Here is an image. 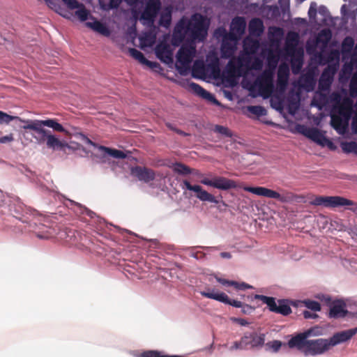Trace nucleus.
Returning a JSON list of instances; mask_svg holds the SVG:
<instances>
[{
	"instance_id": "f257e3e1",
	"label": "nucleus",
	"mask_w": 357,
	"mask_h": 357,
	"mask_svg": "<svg viewBox=\"0 0 357 357\" xmlns=\"http://www.w3.org/2000/svg\"><path fill=\"white\" fill-rule=\"evenodd\" d=\"M25 124L22 126L24 130H32L36 132L33 137L36 140L38 144L44 143L47 136L50 135L51 132L45 129L43 127L47 126L52 128L57 132H65V129L61 124L57 122L56 119H48L46 120H26Z\"/></svg>"
},
{
	"instance_id": "f03ea898",
	"label": "nucleus",
	"mask_w": 357,
	"mask_h": 357,
	"mask_svg": "<svg viewBox=\"0 0 357 357\" xmlns=\"http://www.w3.org/2000/svg\"><path fill=\"white\" fill-rule=\"evenodd\" d=\"M196 49L193 45L183 44L176 54V66L181 75H185L195 56Z\"/></svg>"
},
{
	"instance_id": "7ed1b4c3",
	"label": "nucleus",
	"mask_w": 357,
	"mask_h": 357,
	"mask_svg": "<svg viewBox=\"0 0 357 357\" xmlns=\"http://www.w3.org/2000/svg\"><path fill=\"white\" fill-rule=\"evenodd\" d=\"M310 204L314 206H324L328 208L354 206L350 210L357 213V203L340 196H317L311 201Z\"/></svg>"
},
{
	"instance_id": "20e7f679",
	"label": "nucleus",
	"mask_w": 357,
	"mask_h": 357,
	"mask_svg": "<svg viewBox=\"0 0 357 357\" xmlns=\"http://www.w3.org/2000/svg\"><path fill=\"white\" fill-rule=\"evenodd\" d=\"M252 56L248 52L241 53L237 57H233L227 63V73L230 76L241 75L249 70Z\"/></svg>"
},
{
	"instance_id": "39448f33",
	"label": "nucleus",
	"mask_w": 357,
	"mask_h": 357,
	"mask_svg": "<svg viewBox=\"0 0 357 357\" xmlns=\"http://www.w3.org/2000/svg\"><path fill=\"white\" fill-rule=\"evenodd\" d=\"M243 190L258 196L277 199L282 203L289 202L294 199V194L292 192L285 191L283 194H280L265 187L246 186L243 188Z\"/></svg>"
},
{
	"instance_id": "423d86ee",
	"label": "nucleus",
	"mask_w": 357,
	"mask_h": 357,
	"mask_svg": "<svg viewBox=\"0 0 357 357\" xmlns=\"http://www.w3.org/2000/svg\"><path fill=\"white\" fill-rule=\"evenodd\" d=\"M260 95L264 98L271 96L274 90L273 72L265 70L255 80Z\"/></svg>"
},
{
	"instance_id": "0eeeda50",
	"label": "nucleus",
	"mask_w": 357,
	"mask_h": 357,
	"mask_svg": "<svg viewBox=\"0 0 357 357\" xmlns=\"http://www.w3.org/2000/svg\"><path fill=\"white\" fill-rule=\"evenodd\" d=\"M207 29L204 17L201 15H195L187 26V30L192 33L190 37L199 41H203L206 38Z\"/></svg>"
},
{
	"instance_id": "6e6552de",
	"label": "nucleus",
	"mask_w": 357,
	"mask_h": 357,
	"mask_svg": "<svg viewBox=\"0 0 357 357\" xmlns=\"http://www.w3.org/2000/svg\"><path fill=\"white\" fill-rule=\"evenodd\" d=\"M161 8L160 0H148L141 13L140 21L144 25H152Z\"/></svg>"
},
{
	"instance_id": "1a4fd4ad",
	"label": "nucleus",
	"mask_w": 357,
	"mask_h": 357,
	"mask_svg": "<svg viewBox=\"0 0 357 357\" xmlns=\"http://www.w3.org/2000/svg\"><path fill=\"white\" fill-rule=\"evenodd\" d=\"M315 328H310L303 333H298L292 337L288 342L289 348H296L298 350L302 351L305 353L307 338L312 335H317L318 333H315Z\"/></svg>"
},
{
	"instance_id": "9d476101",
	"label": "nucleus",
	"mask_w": 357,
	"mask_h": 357,
	"mask_svg": "<svg viewBox=\"0 0 357 357\" xmlns=\"http://www.w3.org/2000/svg\"><path fill=\"white\" fill-rule=\"evenodd\" d=\"M331 349L328 339H317L307 340V344L305 350V355H319L324 354Z\"/></svg>"
},
{
	"instance_id": "9b49d317",
	"label": "nucleus",
	"mask_w": 357,
	"mask_h": 357,
	"mask_svg": "<svg viewBox=\"0 0 357 357\" xmlns=\"http://www.w3.org/2000/svg\"><path fill=\"white\" fill-rule=\"evenodd\" d=\"M181 187L183 189L185 188L188 190L195 192L196 197L202 202H208L214 204L218 203V201L213 195L204 190L199 185H191L188 181L184 180Z\"/></svg>"
},
{
	"instance_id": "f8f14e48",
	"label": "nucleus",
	"mask_w": 357,
	"mask_h": 357,
	"mask_svg": "<svg viewBox=\"0 0 357 357\" xmlns=\"http://www.w3.org/2000/svg\"><path fill=\"white\" fill-rule=\"evenodd\" d=\"M200 294L204 297L214 299L236 307H241L243 306L242 302L236 300H231L225 293L220 292L215 289H212L210 291H201Z\"/></svg>"
},
{
	"instance_id": "ddd939ff",
	"label": "nucleus",
	"mask_w": 357,
	"mask_h": 357,
	"mask_svg": "<svg viewBox=\"0 0 357 357\" xmlns=\"http://www.w3.org/2000/svg\"><path fill=\"white\" fill-rule=\"evenodd\" d=\"M245 27L246 22L244 17H234L231 23L230 33L227 36L228 38L234 41H237L245 33Z\"/></svg>"
},
{
	"instance_id": "4468645a",
	"label": "nucleus",
	"mask_w": 357,
	"mask_h": 357,
	"mask_svg": "<svg viewBox=\"0 0 357 357\" xmlns=\"http://www.w3.org/2000/svg\"><path fill=\"white\" fill-rule=\"evenodd\" d=\"M299 132L319 145L324 146L326 142L328 144H332V142H330L326 137L316 128H306L305 126H301Z\"/></svg>"
},
{
	"instance_id": "2eb2a0df",
	"label": "nucleus",
	"mask_w": 357,
	"mask_h": 357,
	"mask_svg": "<svg viewBox=\"0 0 357 357\" xmlns=\"http://www.w3.org/2000/svg\"><path fill=\"white\" fill-rule=\"evenodd\" d=\"M357 333V327L335 333L328 339L331 347L350 340Z\"/></svg>"
},
{
	"instance_id": "dca6fc26",
	"label": "nucleus",
	"mask_w": 357,
	"mask_h": 357,
	"mask_svg": "<svg viewBox=\"0 0 357 357\" xmlns=\"http://www.w3.org/2000/svg\"><path fill=\"white\" fill-rule=\"evenodd\" d=\"M289 66L282 63L280 64L278 70L277 89L280 92H284L287 88L289 79Z\"/></svg>"
},
{
	"instance_id": "f3484780",
	"label": "nucleus",
	"mask_w": 357,
	"mask_h": 357,
	"mask_svg": "<svg viewBox=\"0 0 357 357\" xmlns=\"http://www.w3.org/2000/svg\"><path fill=\"white\" fill-rule=\"evenodd\" d=\"M132 175L136 176L139 181L145 183H149L153 181L155 177V174L153 169L137 166L133 167L131 170Z\"/></svg>"
},
{
	"instance_id": "a211bd4d",
	"label": "nucleus",
	"mask_w": 357,
	"mask_h": 357,
	"mask_svg": "<svg viewBox=\"0 0 357 357\" xmlns=\"http://www.w3.org/2000/svg\"><path fill=\"white\" fill-rule=\"evenodd\" d=\"M236 42L228 38L225 36L222 40L220 52L221 56L224 59H232L236 50Z\"/></svg>"
},
{
	"instance_id": "6ab92c4d",
	"label": "nucleus",
	"mask_w": 357,
	"mask_h": 357,
	"mask_svg": "<svg viewBox=\"0 0 357 357\" xmlns=\"http://www.w3.org/2000/svg\"><path fill=\"white\" fill-rule=\"evenodd\" d=\"M155 54L164 63H169L173 61L172 50L166 43H160L156 46Z\"/></svg>"
},
{
	"instance_id": "aec40b11",
	"label": "nucleus",
	"mask_w": 357,
	"mask_h": 357,
	"mask_svg": "<svg viewBox=\"0 0 357 357\" xmlns=\"http://www.w3.org/2000/svg\"><path fill=\"white\" fill-rule=\"evenodd\" d=\"M331 126L340 134H343L349 126V119H347L339 114L331 115Z\"/></svg>"
},
{
	"instance_id": "412c9836",
	"label": "nucleus",
	"mask_w": 357,
	"mask_h": 357,
	"mask_svg": "<svg viewBox=\"0 0 357 357\" xmlns=\"http://www.w3.org/2000/svg\"><path fill=\"white\" fill-rule=\"evenodd\" d=\"M346 305L342 301H336L333 302L330 308L329 317L331 318L344 317L348 313L345 309Z\"/></svg>"
},
{
	"instance_id": "4be33fe9",
	"label": "nucleus",
	"mask_w": 357,
	"mask_h": 357,
	"mask_svg": "<svg viewBox=\"0 0 357 357\" xmlns=\"http://www.w3.org/2000/svg\"><path fill=\"white\" fill-rule=\"evenodd\" d=\"M92 20V22H86L85 26L103 36H109L110 30L105 24L97 20L95 17Z\"/></svg>"
},
{
	"instance_id": "5701e85b",
	"label": "nucleus",
	"mask_w": 357,
	"mask_h": 357,
	"mask_svg": "<svg viewBox=\"0 0 357 357\" xmlns=\"http://www.w3.org/2000/svg\"><path fill=\"white\" fill-rule=\"evenodd\" d=\"M92 20V22H86L85 26L103 36H109L110 30L105 24L97 20L95 17Z\"/></svg>"
},
{
	"instance_id": "b1692460",
	"label": "nucleus",
	"mask_w": 357,
	"mask_h": 357,
	"mask_svg": "<svg viewBox=\"0 0 357 357\" xmlns=\"http://www.w3.org/2000/svg\"><path fill=\"white\" fill-rule=\"evenodd\" d=\"M189 87L194 93H195L197 95L202 97V98L209 100L213 103L218 104V101L216 100L215 96L208 91H207L206 90H205L198 84L191 82L189 84Z\"/></svg>"
},
{
	"instance_id": "393cba45",
	"label": "nucleus",
	"mask_w": 357,
	"mask_h": 357,
	"mask_svg": "<svg viewBox=\"0 0 357 357\" xmlns=\"http://www.w3.org/2000/svg\"><path fill=\"white\" fill-rule=\"evenodd\" d=\"M237 187L236 181L227 178L223 176L214 177V185L213 188L227 190L229 189L236 188Z\"/></svg>"
},
{
	"instance_id": "a878e982",
	"label": "nucleus",
	"mask_w": 357,
	"mask_h": 357,
	"mask_svg": "<svg viewBox=\"0 0 357 357\" xmlns=\"http://www.w3.org/2000/svg\"><path fill=\"white\" fill-rule=\"evenodd\" d=\"M264 26L261 20L259 18L252 19L249 22L248 30L250 35L259 36L264 31Z\"/></svg>"
},
{
	"instance_id": "bb28decb",
	"label": "nucleus",
	"mask_w": 357,
	"mask_h": 357,
	"mask_svg": "<svg viewBox=\"0 0 357 357\" xmlns=\"http://www.w3.org/2000/svg\"><path fill=\"white\" fill-rule=\"evenodd\" d=\"M337 68L338 65L337 63L328 64L321 75V82H323L325 79L328 82H330V80L333 81Z\"/></svg>"
},
{
	"instance_id": "cd10ccee",
	"label": "nucleus",
	"mask_w": 357,
	"mask_h": 357,
	"mask_svg": "<svg viewBox=\"0 0 357 357\" xmlns=\"http://www.w3.org/2000/svg\"><path fill=\"white\" fill-rule=\"evenodd\" d=\"M253 298L255 300L261 301L264 303H266L268 305L270 311L276 313L278 305L275 298L259 294H255Z\"/></svg>"
},
{
	"instance_id": "c85d7f7f",
	"label": "nucleus",
	"mask_w": 357,
	"mask_h": 357,
	"mask_svg": "<svg viewBox=\"0 0 357 357\" xmlns=\"http://www.w3.org/2000/svg\"><path fill=\"white\" fill-rule=\"evenodd\" d=\"M86 141L89 144L94 147V151H96V154L99 155L102 158H105L106 155L112 156V148L98 146L89 139H87Z\"/></svg>"
},
{
	"instance_id": "c756f323",
	"label": "nucleus",
	"mask_w": 357,
	"mask_h": 357,
	"mask_svg": "<svg viewBox=\"0 0 357 357\" xmlns=\"http://www.w3.org/2000/svg\"><path fill=\"white\" fill-rule=\"evenodd\" d=\"M77 10L75 11V15L80 22H85L88 19L93 20L94 17L91 15L90 11L87 10L82 3H79Z\"/></svg>"
},
{
	"instance_id": "7c9ffc66",
	"label": "nucleus",
	"mask_w": 357,
	"mask_h": 357,
	"mask_svg": "<svg viewBox=\"0 0 357 357\" xmlns=\"http://www.w3.org/2000/svg\"><path fill=\"white\" fill-rule=\"evenodd\" d=\"M250 346L252 348L262 347L265 342V335L259 334L257 333H250Z\"/></svg>"
},
{
	"instance_id": "2f4dec72",
	"label": "nucleus",
	"mask_w": 357,
	"mask_h": 357,
	"mask_svg": "<svg viewBox=\"0 0 357 357\" xmlns=\"http://www.w3.org/2000/svg\"><path fill=\"white\" fill-rule=\"evenodd\" d=\"M46 144L48 148L53 150L62 149L65 146V144L61 141L51 133L47 136Z\"/></svg>"
},
{
	"instance_id": "473e14b6",
	"label": "nucleus",
	"mask_w": 357,
	"mask_h": 357,
	"mask_svg": "<svg viewBox=\"0 0 357 357\" xmlns=\"http://www.w3.org/2000/svg\"><path fill=\"white\" fill-rule=\"evenodd\" d=\"M218 281L223 285L233 286L237 289H245L252 288V287L245 282L238 283L236 281L228 280L225 279H218Z\"/></svg>"
},
{
	"instance_id": "72a5a7b5",
	"label": "nucleus",
	"mask_w": 357,
	"mask_h": 357,
	"mask_svg": "<svg viewBox=\"0 0 357 357\" xmlns=\"http://www.w3.org/2000/svg\"><path fill=\"white\" fill-rule=\"evenodd\" d=\"M269 38L272 42H279L283 36L282 28L273 26L269 29Z\"/></svg>"
},
{
	"instance_id": "f704fd0d",
	"label": "nucleus",
	"mask_w": 357,
	"mask_h": 357,
	"mask_svg": "<svg viewBox=\"0 0 357 357\" xmlns=\"http://www.w3.org/2000/svg\"><path fill=\"white\" fill-rule=\"evenodd\" d=\"M173 171L181 175H188L192 173V169L181 162H176L173 165Z\"/></svg>"
},
{
	"instance_id": "c9c22d12",
	"label": "nucleus",
	"mask_w": 357,
	"mask_h": 357,
	"mask_svg": "<svg viewBox=\"0 0 357 357\" xmlns=\"http://www.w3.org/2000/svg\"><path fill=\"white\" fill-rule=\"evenodd\" d=\"M13 120H17L20 122L25 123L26 120L22 119L19 116H11L8 114L6 112H3L2 111H0V124L6 123L8 124L11 121Z\"/></svg>"
},
{
	"instance_id": "e433bc0d",
	"label": "nucleus",
	"mask_w": 357,
	"mask_h": 357,
	"mask_svg": "<svg viewBox=\"0 0 357 357\" xmlns=\"http://www.w3.org/2000/svg\"><path fill=\"white\" fill-rule=\"evenodd\" d=\"M332 33L330 29H322L317 36V41L326 45L331 39Z\"/></svg>"
},
{
	"instance_id": "4c0bfd02",
	"label": "nucleus",
	"mask_w": 357,
	"mask_h": 357,
	"mask_svg": "<svg viewBox=\"0 0 357 357\" xmlns=\"http://www.w3.org/2000/svg\"><path fill=\"white\" fill-rule=\"evenodd\" d=\"M259 47V43L257 40H245L243 48L244 52H248L249 54L255 53Z\"/></svg>"
},
{
	"instance_id": "58836bf2",
	"label": "nucleus",
	"mask_w": 357,
	"mask_h": 357,
	"mask_svg": "<svg viewBox=\"0 0 357 357\" xmlns=\"http://www.w3.org/2000/svg\"><path fill=\"white\" fill-rule=\"evenodd\" d=\"M279 57L278 55L275 54L273 52H269L267 56V63L268 66L270 68L269 70H273L277 67L278 63Z\"/></svg>"
},
{
	"instance_id": "ea45409f",
	"label": "nucleus",
	"mask_w": 357,
	"mask_h": 357,
	"mask_svg": "<svg viewBox=\"0 0 357 357\" xmlns=\"http://www.w3.org/2000/svg\"><path fill=\"white\" fill-rule=\"evenodd\" d=\"M341 147L346 153H354L357 155V143L356 142H343Z\"/></svg>"
},
{
	"instance_id": "a19ab883",
	"label": "nucleus",
	"mask_w": 357,
	"mask_h": 357,
	"mask_svg": "<svg viewBox=\"0 0 357 357\" xmlns=\"http://www.w3.org/2000/svg\"><path fill=\"white\" fill-rule=\"evenodd\" d=\"M279 305H278L276 313L282 314L284 316L289 315L291 313V309L289 305L285 303L284 300H280Z\"/></svg>"
},
{
	"instance_id": "79ce46f5",
	"label": "nucleus",
	"mask_w": 357,
	"mask_h": 357,
	"mask_svg": "<svg viewBox=\"0 0 357 357\" xmlns=\"http://www.w3.org/2000/svg\"><path fill=\"white\" fill-rule=\"evenodd\" d=\"M349 95L352 98L357 96V73H355L350 80Z\"/></svg>"
},
{
	"instance_id": "37998d69",
	"label": "nucleus",
	"mask_w": 357,
	"mask_h": 357,
	"mask_svg": "<svg viewBox=\"0 0 357 357\" xmlns=\"http://www.w3.org/2000/svg\"><path fill=\"white\" fill-rule=\"evenodd\" d=\"M128 51L132 58L137 60L140 63L144 64L146 59L140 51L135 48H130Z\"/></svg>"
},
{
	"instance_id": "c03bdc74",
	"label": "nucleus",
	"mask_w": 357,
	"mask_h": 357,
	"mask_svg": "<svg viewBox=\"0 0 357 357\" xmlns=\"http://www.w3.org/2000/svg\"><path fill=\"white\" fill-rule=\"evenodd\" d=\"M303 303L307 308H308L314 312H319L321 310V305L317 301L307 299V300L303 301Z\"/></svg>"
},
{
	"instance_id": "a18cd8bd",
	"label": "nucleus",
	"mask_w": 357,
	"mask_h": 357,
	"mask_svg": "<svg viewBox=\"0 0 357 357\" xmlns=\"http://www.w3.org/2000/svg\"><path fill=\"white\" fill-rule=\"evenodd\" d=\"M248 110L250 113H252L257 116H264L266 114V111L265 108L260 105L248 106Z\"/></svg>"
},
{
	"instance_id": "49530a36",
	"label": "nucleus",
	"mask_w": 357,
	"mask_h": 357,
	"mask_svg": "<svg viewBox=\"0 0 357 357\" xmlns=\"http://www.w3.org/2000/svg\"><path fill=\"white\" fill-rule=\"evenodd\" d=\"M298 40V35L295 32H289L287 36L286 45L287 47H294Z\"/></svg>"
},
{
	"instance_id": "de8ad7c7",
	"label": "nucleus",
	"mask_w": 357,
	"mask_h": 357,
	"mask_svg": "<svg viewBox=\"0 0 357 357\" xmlns=\"http://www.w3.org/2000/svg\"><path fill=\"white\" fill-rule=\"evenodd\" d=\"M354 45V39L350 36H347L342 41V50L344 52H349L351 50Z\"/></svg>"
},
{
	"instance_id": "09e8293b",
	"label": "nucleus",
	"mask_w": 357,
	"mask_h": 357,
	"mask_svg": "<svg viewBox=\"0 0 357 357\" xmlns=\"http://www.w3.org/2000/svg\"><path fill=\"white\" fill-rule=\"evenodd\" d=\"M353 100L350 98L346 97L343 98L339 106L342 107V109L353 112Z\"/></svg>"
},
{
	"instance_id": "8fccbe9b",
	"label": "nucleus",
	"mask_w": 357,
	"mask_h": 357,
	"mask_svg": "<svg viewBox=\"0 0 357 357\" xmlns=\"http://www.w3.org/2000/svg\"><path fill=\"white\" fill-rule=\"evenodd\" d=\"M262 67H263L262 61L258 57H255V59L253 60H251L249 70H260L262 69Z\"/></svg>"
},
{
	"instance_id": "3c124183",
	"label": "nucleus",
	"mask_w": 357,
	"mask_h": 357,
	"mask_svg": "<svg viewBox=\"0 0 357 357\" xmlns=\"http://www.w3.org/2000/svg\"><path fill=\"white\" fill-rule=\"evenodd\" d=\"M214 131L226 137H230L232 136L231 131L227 128L222 126L216 125L214 128Z\"/></svg>"
},
{
	"instance_id": "603ef678",
	"label": "nucleus",
	"mask_w": 357,
	"mask_h": 357,
	"mask_svg": "<svg viewBox=\"0 0 357 357\" xmlns=\"http://www.w3.org/2000/svg\"><path fill=\"white\" fill-rule=\"evenodd\" d=\"M303 85L305 87H310L311 89L314 86L315 82L314 78L311 75H307L302 78Z\"/></svg>"
},
{
	"instance_id": "864d4df0",
	"label": "nucleus",
	"mask_w": 357,
	"mask_h": 357,
	"mask_svg": "<svg viewBox=\"0 0 357 357\" xmlns=\"http://www.w3.org/2000/svg\"><path fill=\"white\" fill-rule=\"evenodd\" d=\"M302 65H303V61L301 59H293L291 61L292 71L294 73H298L301 70Z\"/></svg>"
},
{
	"instance_id": "5fc2aeb1",
	"label": "nucleus",
	"mask_w": 357,
	"mask_h": 357,
	"mask_svg": "<svg viewBox=\"0 0 357 357\" xmlns=\"http://www.w3.org/2000/svg\"><path fill=\"white\" fill-rule=\"evenodd\" d=\"M266 346L271 349L273 351L277 352L281 348L282 342L279 340H273L267 342Z\"/></svg>"
},
{
	"instance_id": "6e6d98bb",
	"label": "nucleus",
	"mask_w": 357,
	"mask_h": 357,
	"mask_svg": "<svg viewBox=\"0 0 357 357\" xmlns=\"http://www.w3.org/2000/svg\"><path fill=\"white\" fill-rule=\"evenodd\" d=\"M155 36H147V33L141 38L142 43L144 45H151L155 42Z\"/></svg>"
},
{
	"instance_id": "4d7b16f0",
	"label": "nucleus",
	"mask_w": 357,
	"mask_h": 357,
	"mask_svg": "<svg viewBox=\"0 0 357 357\" xmlns=\"http://www.w3.org/2000/svg\"><path fill=\"white\" fill-rule=\"evenodd\" d=\"M352 113L353 112L347 110L346 109H342V107L339 105L337 107V114L346 118L347 120H350Z\"/></svg>"
},
{
	"instance_id": "13d9d810",
	"label": "nucleus",
	"mask_w": 357,
	"mask_h": 357,
	"mask_svg": "<svg viewBox=\"0 0 357 357\" xmlns=\"http://www.w3.org/2000/svg\"><path fill=\"white\" fill-rule=\"evenodd\" d=\"M171 22V13H168L166 14H162L160 19V24L165 26H167L169 25Z\"/></svg>"
},
{
	"instance_id": "bf43d9fd",
	"label": "nucleus",
	"mask_w": 357,
	"mask_h": 357,
	"mask_svg": "<svg viewBox=\"0 0 357 357\" xmlns=\"http://www.w3.org/2000/svg\"><path fill=\"white\" fill-rule=\"evenodd\" d=\"M130 152H124L123 151L113 149V158H126Z\"/></svg>"
},
{
	"instance_id": "052dcab7",
	"label": "nucleus",
	"mask_w": 357,
	"mask_h": 357,
	"mask_svg": "<svg viewBox=\"0 0 357 357\" xmlns=\"http://www.w3.org/2000/svg\"><path fill=\"white\" fill-rule=\"evenodd\" d=\"M317 15V3L311 2L310 8L308 10V15L310 18L314 17Z\"/></svg>"
},
{
	"instance_id": "680f3d73",
	"label": "nucleus",
	"mask_w": 357,
	"mask_h": 357,
	"mask_svg": "<svg viewBox=\"0 0 357 357\" xmlns=\"http://www.w3.org/2000/svg\"><path fill=\"white\" fill-rule=\"evenodd\" d=\"M69 8L74 9L79 8V3L77 0H62Z\"/></svg>"
},
{
	"instance_id": "e2e57ef3",
	"label": "nucleus",
	"mask_w": 357,
	"mask_h": 357,
	"mask_svg": "<svg viewBox=\"0 0 357 357\" xmlns=\"http://www.w3.org/2000/svg\"><path fill=\"white\" fill-rule=\"evenodd\" d=\"M144 65H146L148 67H149L150 68L154 69L155 70L157 69L161 68L160 65L158 62L151 61L148 60L147 59H146L145 62L144 63Z\"/></svg>"
},
{
	"instance_id": "0e129e2a",
	"label": "nucleus",
	"mask_w": 357,
	"mask_h": 357,
	"mask_svg": "<svg viewBox=\"0 0 357 357\" xmlns=\"http://www.w3.org/2000/svg\"><path fill=\"white\" fill-rule=\"evenodd\" d=\"M14 140L13 135L10 133V135L1 137H0V144H6L8 142H11Z\"/></svg>"
},
{
	"instance_id": "69168bd1",
	"label": "nucleus",
	"mask_w": 357,
	"mask_h": 357,
	"mask_svg": "<svg viewBox=\"0 0 357 357\" xmlns=\"http://www.w3.org/2000/svg\"><path fill=\"white\" fill-rule=\"evenodd\" d=\"M303 317L306 319H316L318 317V315L314 312H311L308 310H305L303 312Z\"/></svg>"
},
{
	"instance_id": "338daca9",
	"label": "nucleus",
	"mask_w": 357,
	"mask_h": 357,
	"mask_svg": "<svg viewBox=\"0 0 357 357\" xmlns=\"http://www.w3.org/2000/svg\"><path fill=\"white\" fill-rule=\"evenodd\" d=\"M241 308H242V312L244 314H250L255 310V307H252L251 305H248V304H243V306L241 307Z\"/></svg>"
},
{
	"instance_id": "774afa93",
	"label": "nucleus",
	"mask_w": 357,
	"mask_h": 357,
	"mask_svg": "<svg viewBox=\"0 0 357 357\" xmlns=\"http://www.w3.org/2000/svg\"><path fill=\"white\" fill-rule=\"evenodd\" d=\"M351 129L354 133L357 134V112H355V115L351 122Z\"/></svg>"
}]
</instances>
